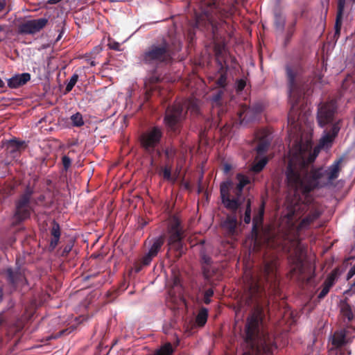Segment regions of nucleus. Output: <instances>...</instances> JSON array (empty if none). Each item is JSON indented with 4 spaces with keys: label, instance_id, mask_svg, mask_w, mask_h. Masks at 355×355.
Listing matches in <instances>:
<instances>
[{
    "label": "nucleus",
    "instance_id": "dca6fc26",
    "mask_svg": "<svg viewBox=\"0 0 355 355\" xmlns=\"http://www.w3.org/2000/svg\"><path fill=\"white\" fill-rule=\"evenodd\" d=\"M47 24L46 18L28 20L18 26L17 31L21 35H33L43 29Z\"/></svg>",
    "mask_w": 355,
    "mask_h": 355
},
{
    "label": "nucleus",
    "instance_id": "c9c22d12",
    "mask_svg": "<svg viewBox=\"0 0 355 355\" xmlns=\"http://www.w3.org/2000/svg\"><path fill=\"white\" fill-rule=\"evenodd\" d=\"M268 162V159L265 157L254 163L252 166V171L255 173H259L263 170L264 166Z\"/></svg>",
    "mask_w": 355,
    "mask_h": 355
},
{
    "label": "nucleus",
    "instance_id": "13d9d810",
    "mask_svg": "<svg viewBox=\"0 0 355 355\" xmlns=\"http://www.w3.org/2000/svg\"><path fill=\"white\" fill-rule=\"evenodd\" d=\"M6 322V318L3 312L0 313V329Z\"/></svg>",
    "mask_w": 355,
    "mask_h": 355
},
{
    "label": "nucleus",
    "instance_id": "473e14b6",
    "mask_svg": "<svg viewBox=\"0 0 355 355\" xmlns=\"http://www.w3.org/2000/svg\"><path fill=\"white\" fill-rule=\"evenodd\" d=\"M174 349L171 343H166L158 349L155 355H173Z\"/></svg>",
    "mask_w": 355,
    "mask_h": 355
},
{
    "label": "nucleus",
    "instance_id": "0eeeda50",
    "mask_svg": "<svg viewBox=\"0 0 355 355\" xmlns=\"http://www.w3.org/2000/svg\"><path fill=\"white\" fill-rule=\"evenodd\" d=\"M236 179L239 183L234 187V183L231 180L223 182L220 185V194L221 202L223 206L230 211H238L245 198L243 195V190L245 186L250 183L248 177L238 173Z\"/></svg>",
    "mask_w": 355,
    "mask_h": 355
},
{
    "label": "nucleus",
    "instance_id": "9b49d317",
    "mask_svg": "<svg viewBox=\"0 0 355 355\" xmlns=\"http://www.w3.org/2000/svg\"><path fill=\"white\" fill-rule=\"evenodd\" d=\"M6 281L5 288L10 295L21 292L23 288L28 285V280L24 270L19 267H8L3 272Z\"/></svg>",
    "mask_w": 355,
    "mask_h": 355
},
{
    "label": "nucleus",
    "instance_id": "f03ea898",
    "mask_svg": "<svg viewBox=\"0 0 355 355\" xmlns=\"http://www.w3.org/2000/svg\"><path fill=\"white\" fill-rule=\"evenodd\" d=\"M230 15V10L225 9L219 0H209L205 7L194 10L189 21L187 38L189 44L196 37V29L210 33L215 37L220 24L218 21L224 20Z\"/></svg>",
    "mask_w": 355,
    "mask_h": 355
},
{
    "label": "nucleus",
    "instance_id": "20e7f679",
    "mask_svg": "<svg viewBox=\"0 0 355 355\" xmlns=\"http://www.w3.org/2000/svg\"><path fill=\"white\" fill-rule=\"evenodd\" d=\"M285 71L291 104L288 123L295 127L300 119V109L304 103L305 95L309 92V85L305 83L302 77V67L299 62L286 64Z\"/></svg>",
    "mask_w": 355,
    "mask_h": 355
},
{
    "label": "nucleus",
    "instance_id": "4c0bfd02",
    "mask_svg": "<svg viewBox=\"0 0 355 355\" xmlns=\"http://www.w3.org/2000/svg\"><path fill=\"white\" fill-rule=\"evenodd\" d=\"M288 259L296 267L301 266L302 263L300 252L297 249L295 250V255H290Z\"/></svg>",
    "mask_w": 355,
    "mask_h": 355
},
{
    "label": "nucleus",
    "instance_id": "2f4dec72",
    "mask_svg": "<svg viewBox=\"0 0 355 355\" xmlns=\"http://www.w3.org/2000/svg\"><path fill=\"white\" fill-rule=\"evenodd\" d=\"M340 275V270L338 268H334L327 277L324 283L327 284L329 286L332 287L336 282V279L338 278Z\"/></svg>",
    "mask_w": 355,
    "mask_h": 355
},
{
    "label": "nucleus",
    "instance_id": "2eb2a0df",
    "mask_svg": "<svg viewBox=\"0 0 355 355\" xmlns=\"http://www.w3.org/2000/svg\"><path fill=\"white\" fill-rule=\"evenodd\" d=\"M277 259H272L266 261L263 270V277L264 278L267 284L274 291H276L279 287V279L277 276Z\"/></svg>",
    "mask_w": 355,
    "mask_h": 355
},
{
    "label": "nucleus",
    "instance_id": "603ef678",
    "mask_svg": "<svg viewBox=\"0 0 355 355\" xmlns=\"http://www.w3.org/2000/svg\"><path fill=\"white\" fill-rule=\"evenodd\" d=\"M164 153H165V155L166 156L167 158H172L175 156L176 150L173 147H171V148H167L165 150Z\"/></svg>",
    "mask_w": 355,
    "mask_h": 355
},
{
    "label": "nucleus",
    "instance_id": "ea45409f",
    "mask_svg": "<svg viewBox=\"0 0 355 355\" xmlns=\"http://www.w3.org/2000/svg\"><path fill=\"white\" fill-rule=\"evenodd\" d=\"M251 201L250 199H248L246 202L245 210L243 216V221L246 224H249L251 221Z\"/></svg>",
    "mask_w": 355,
    "mask_h": 355
},
{
    "label": "nucleus",
    "instance_id": "ddd939ff",
    "mask_svg": "<svg viewBox=\"0 0 355 355\" xmlns=\"http://www.w3.org/2000/svg\"><path fill=\"white\" fill-rule=\"evenodd\" d=\"M168 233V245L170 246V249L175 251V257L180 259L184 253L182 243L184 231L178 218L174 217L170 222Z\"/></svg>",
    "mask_w": 355,
    "mask_h": 355
},
{
    "label": "nucleus",
    "instance_id": "37998d69",
    "mask_svg": "<svg viewBox=\"0 0 355 355\" xmlns=\"http://www.w3.org/2000/svg\"><path fill=\"white\" fill-rule=\"evenodd\" d=\"M214 293L213 288H209L204 292L202 300L205 304H209L211 303Z\"/></svg>",
    "mask_w": 355,
    "mask_h": 355
},
{
    "label": "nucleus",
    "instance_id": "423d86ee",
    "mask_svg": "<svg viewBox=\"0 0 355 355\" xmlns=\"http://www.w3.org/2000/svg\"><path fill=\"white\" fill-rule=\"evenodd\" d=\"M175 52L169 43L164 40L160 44H153L148 46L139 56V62L157 70L158 68L171 64Z\"/></svg>",
    "mask_w": 355,
    "mask_h": 355
},
{
    "label": "nucleus",
    "instance_id": "e433bc0d",
    "mask_svg": "<svg viewBox=\"0 0 355 355\" xmlns=\"http://www.w3.org/2000/svg\"><path fill=\"white\" fill-rule=\"evenodd\" d=\"M286 19L280 13H276L275 15V26L277 28L283 30L284 28Z\"/></svg>",
    "mask_w": 355,
    "mask_h": 355
},
{
    "label": "nucleus",
    "instance_id": "6ab92c4d",
    "mask_svg": "<svg viewBox=\"0 0 355 355\" xmlns=\"http://www.w3.org/2000/svg\"><path fill=\"white\" fill-rule=\"evenodd\" d=\"M349 333L347 329L338 330L334 333L331 344L335 349H343V346L352 341V337L349 336Z\"/></svg>",
    "mask_w": 355,
    "mask_h": 355
},
{
    "label": "nucleus",
    "instance_id": "aec40b11",
    "mask_svg": "<svg viewBox=\"0 0 355 355\" xmlns=\"http://www.w3.org/2000/svg\"><path fill=\"white\" fill-rule=\"evenodd\" d=\"M236 211H232L231 214L227 216L225 220L222 223V228L225 230V233L228 236H232L237 233L238 219L236 215Z\"/></svg>",
    "mask_w": 355,
    "mask_h": 355
},
{
    "label": "nucleus",
    "instance_id": "774afa93",
    "mask_svg": "<svg viewBox=\"0 0 355 355\" xmlns=\"http://www.w3.org/2000/svg\"><path fill=\"white\" fill-rule=\"evenodd\" d=\"M67 329H65V330H63V331H60V334H64L65 332H67Z\"/></svg>",
    "mask_w": 355,
    "mask_h": 355
},
{
    "label": "nucleus",
    "instance_id": "338daca9",
    "mask_svg": "<svg viewBox=\"0 0 355 355\" xmlns=\"http://www.w3.org/2000/svg\"><path fill=\"white\" fill-rule=\"evenodd\" d=\"M61 37H62V33H60L59 34V35H58V38H57V40H57V41L60 40L61 39Z\"/></svg>",
    "mask_w": 355,
    "mask_h": 355
},
{
    "label": "nucleus",
    "instance_id": "6e6d98bb",
    "mask_svg": "<svg viewBox=\"0 0 355 355\" xmlns=\"http://www.w3.org/2000/svg\"><path fill=\"white\" fill-rule=\"evenodd\" d=\"M159 81H160V78L159 76H157L152 75L149 78V82L151 84H155V83H159Z\"/></svg>",
    "mask_w": 355,
    "mask_h": 355
},
{
    "label": "nucleus",
    "instance_id": "a878e982",
    "mask_svg": "<svg viewBox=\"0 0 355 355\" xmlns=\"http://www.w3.org/2000/svg\"><path fill=\"white\" fill-rule=\"evenodd\" d=\"M50 232L52 238L49 243V250H53L57 247L61 235L60 225L55 220H53L52 222Z\"/></svg>",
    "mask_w": 355,
    "mask_h": 355
},
{
    "label": "nucleus",
    "instance_id": "c03bdc74",
    "mask_svg": "<svg viewBox=\"0 0 355 355\" xmlns=\"http://www.w3.org/2000/svg\"><path fill=\"white\" fill-rule=\"evenodd\" d=\"M200 260L202 264L209 266L212 261L211 257L207 255L205 250H201L200 252Z\"/></svg>",
    "mask_w": 355,
    "mask_h": 355
},
{
    "label": "nucleus",
    "instance_id": "cd10ccee",
    "mask_svg": "<svg viewBox=\"0 0 355 355\" xmlns=\"http://www.w3.org/2000/svg\"><path fill=\"white\" fill-rule=\"evenodd\" d=\"M237 114L241 124H243L244 123H248L252 119V110L249 106L242 105H241Z\"/></svg>",
    "mask_w": 355,
    "mask_h": 355
},
{
    "label": "nucleus",
    "instance_id": "b1692460",
    "mask_svg": "<svg viewBox=\"0 0 355 355\" xmlns=\"http://www.w3.org/2000/svg\"><path fill=\"white\" fill-rule=\"evenodd\" d=\"M31 79V75L28 73L15 75L8 80V86L10 88H17L25 85Z\"/></svg>",
    "mask_w": 355,
    "mask_h": 355
},
{
    "label": "nucleus",
    "instance_id": "7c9ffc66",
    "mask_svg": "<svg viewBox=\"0 0 355 355\" xmlns=\"http://www.w3.org/2000/svg\"><path fill=\"white\" fill-rule=\"evenodd\" d=\"M270 146V141L268 140L266 137L262 138L260 139L257 148L256 150L257 153V155L259 156L263 155L265 154L268 149V147Z\"/></svg>",
    "mask_w": 355,
    "mask_h": 355
},
{
    "label": "nucleus",
    "instance_id": "8fccbe9b",
    "mask_svg": "<svg viewBox=\"0 0 355 355\" xmlns=\"http://www.w3.org/2000/svg\"><path fill=\"white\" fill-rule=\"evenodd\" d=\"M333 355H350L351 352L345 349H335L331 351Z\"/></svg>",
    "mask_w": 355,
    "mask_h": 355
},
{
    "label": "nucleus",
    "instance_id": "4d7b16f0",
    "mask_svg": "<svg viewBox=\"0 0 355 355\" xmlns=\"http://www.w3.org/2000/svg\"><path fill=\"white\" fill-rule=\"evenodd\" d=\"M354 275H355V264L349 270V272H348V273L347 275V279L349 280Z\"/></svg>",
    "mask_w": 355,
    "mask_h": 355
},
{
    "label": "nucleus",
    "instance_id": "4468645a",
    "mask_svg": "<svg viewBox=\"0 0 355 355\" xmlns=\"http://www.w3.org/2000/svg\"><path fill=\"white\" fill-rule=\"evenodd\" d=\"M337 112L336 103L334 101L321 103L318 108L317 121L320 127H324L328 124H334L335 121V114ZM340 122V120H338Z\"/></svg>",
    "mask_w": 355,
    "mask_h": 355
},
{
    "label": "nucleus",
    "instance_id": "0e129e2a",
    "mask_svg": "<svg viewBox=\"0 0 355 355\" xmlns=\"http://www.w3.org/2000/svg\"><path fill=\"white\" fill-rule=\"evenodd\" d=\"M89 63H90V65L92 67H94L96 64V62L94 60H91Z\"/></svg>",
    "mask_w": 355,
    "mask_h": 355
},
{
    "label": "nucleus",
    "instance_id": "a19ab883",
    "mask_svg": "<svg viewBox=\"0 0 355 355\" xmlns=\"http://www.w3.org/2000/svg\"><path fill=\"white\" fill-rule=\"evenodd\" d=\"M71 121L73 125L76 127H80L84 124L82 114L79 112L73 114L71 116Z\"/></svg>",
    "mask_w": 355,
    "mask_h": 355
},
{
    "label": "nucleus",
    "instance_id": "412c9836",
    "mask_svg": "<svg viewBox=\"0 0 355 355\" xmlns=\"http://www.w3.org/2000/svg\"><path fill=\"white\" fill-rule=\"evenodd\" d=\"M27 147V144L24 141H19L17 139H12L8 141L6 149L12 157H17Z\"/></svg>",
    "mask_w": 355,
    "mask_h": 355
},
{
    "label": "nucleus",
    "instance_id": "f704fd0d",
    "mask_svg": "<svg viewBox=\"0 0 355 355\" xmlns=\"http://www.w3.org/2000/svg\"><path fill=\"white\" fill-rule=\"evenodd\" d=\"M341 313L343 318L347 319L348 322H351L354 319V314L349 304H345L342 307Z\"/></svg>",
    "mask_w": 355,
    "mask_h": 355
},
{
    "label": "nucleus",
    "instance_id": "7ed1b4c3",
    "mask_svg": "<svg viewBox=\"0 0 355 355\" xmlns=\"http://www.w3.org/2000/svg\"><path fill=\"white\" fill-rule=\"evenodd\" d=\"M263 318V308L256 305L245 324L242 355H272V346L266 341L262 331Z\"/></svg>",
    "mask_w": 355,
    "mask_h": 355
},
{
    "label": "nucleus",
    "instance_id": "3c124183",
    "mask_svg": "<svg viewBox=\"0 0 355 355\" xmlns=\"http://www.w3.org/2000/svg\"><path fill=\"white\" fill-rule=\"evenodd\" d=\"M246 85L245 80L243 79H239L236 83V89L237 92H240L243 90Z\"/></svg>",
    "mask_w": 355,
    "mask_h": 355
},
{
    "label": "nucleus",
    "instance_id": "39448f33",
    "mask_svg": "<svg viewBox=\"0 0 355 355\" xmlns=\"http://www.w3.org/2000/svg\"><path fill=\"white\" fill-rule=\"evenodd\" d=\"M34 192V187L28 184L15 201V207L10 218L12 227L19 226L31 218V214L34 211L32 204L44 205L45 196L41 194L37 198H33Z\"/></svg>",
    "mask_w": 355,
    "mask_h": 355
},
{
    "label": "nucleus",
    "instance_id": "bf43d9fd",
    "mask_svg": "<svg viewBox=\"0 0 355 355\" xmlns=\"http://www.w3.org/2000/svg\"><path fill=\"white\" fill-rule=\"evenodd\" d=\"M6 6V0H0V13L2 12Z\"/></svg>",
    "mask_w": 355,
    "mask_h": 355
},
{
    "label": "nucleus",
    "instance_id": "4be33fe9",
    "mask_svg": "<svg viewBox=\"0 0 355 355\" xmlns=\"http://www.w3.org/2000/svg\"><path fill=\"white\" fill-rule=\"evenodd\" d=\"M346 0H338L337 13L335 22V33L334 38L337 41L340 35L343 24V17Z\"/></svg>",
    "mask_w": 355,
    "mask_h": 355
},
{
    "label": "nucleus",
    "instance_id": "680f3d73",
    "mask_svg": "<svg viewBox=\"0 0 355 355\" xmlns=\"http://www.w3.org/2000/svg\"><path fill=\"white\" fill-rule=\"evenodd\" d=\"M3 290L2 287H0V304L3 301Z\"/></svg>",
    "mask_w": 355,
    "mask_h": 355
},
{
    "label": "nucleus",
    "instance_id": "1a4fd4ad",
    "mask_svg": "<svg viewBox=\"0 0 355 355\" xmlns=\"http://www.w3.org/2000/svg\"><path fill=\"white\" fill-rule=\"evenodd\" d=\"M265 213V202L261 205L252 219V237L256 243H263L271 248L280 245V243L276 239V236L269 230L263 229V216Z\"/></svg>",
    "mask_w": 355,
    "mask_h": 355
},
{
    "label": "nucleus",
    "instance_id": "09e8293b",
    "mask_svg": "<svg viewBox=\"0 0 355 355\" xmlns=\"http://www.w3.org/2000/svg\"><path fill=\"white\" fill-rule=\"evenodd\" d=\"M108 46L110 49L115 51H120L121 44L118 42L114 41V40L109 39L108 40Z\"/></svg>",
    "mask_w": 355,
    "mask_h": 355
},
{
    "label": "nucleus",
    "instance_id": "f257e3e1",
    "mask_svg": "<svg viewBox=\"0 0 355 355\" xmlns=\"http://www.w3.org/2000/svg\"><path fill=\"white\" fill-rule=\"evenodd\" d=\"M312 150V142L302 138L297 139L289 153V159L286 171V180L288 187L295 190V194L292 198H287V213L286 217L288 222L293 223L294 220L300 219L309 209V205L302 200L296 194L297 188L302 186L304 179L309 175V165L313 163L319 153V149Z\"/></svg>",
    "mask_w": 355,
    "mask_h": 355
},
{
    "label": "nucleus",
    "instance_id": "f3484780",
    "mask_svg": "<svg viewBox=\"0 0 355 355\" xmlns=\"http://www.w3.org/2000/svg\"><path fill=\"white\" fill-rule=\"evenodd\" d=\"M164 243V238L162 236L153 239V242L148 252L141 259L140 266L136 269L137 272H139L142 266H146L150 263L153 259L155 257L161 250Z\"/></svg>",
    "mask_w": 355,
    "mask_h": 355
},
{
    "label": "nucleus",
    "instance_id": "c756f323",
    "mask_svg": "<svg viewBox=\"0 0 355 355\" xmlns=\"http://www.w3.org/2000/svg\"><path fill=\"white\" fill-rule=\"evenodd\" d=\"M207 318H208L207 309L205 308V307H202L200 309V311L196 316V323L198 324V325L199 327H203L205 324V323L207 322Z\"/></svg>",
    "mask_w": 355,
    "mask_h": 355
},
{
    "label": "nucleus",
    "instance_id": "49530a36",
    "mask_svg": "<svg viewBox=\"0 0 355 355\" xmlns=\"http://www.w3.org/2000/svg\"><path fill=\"white\" fill-rule=\"evenodd\" d=\"M62 162L64 170L65 171H67L71 166V159H70L69 157H68L67 155H64L62 157Z\"/></svg>",
    "mask_w": 355,
    "mask_h": 355
},
{
    "label": "nucleus",
    "instance_id": "5701e85b",
    "mask_svg": "<svg viewBox=\"0 0 355 355\" xmlns=\"http://www.w3.org/2000/svg\"><path fill=\"white\" fill-rule=\"evenodd\" d=\"M340 129L339 121L334 123L329 130L325 131V135L320 139V145L321 146L330 145L337 136Z\"/></svg>",
    "mask_w": 355,
    "mask_h": 355
},
{
    "label": "nucleus",
    "instance_id": "e2e57ef3",
    "mask_svg": "<svg viewBox=\"0 0 355 355\" xmlns=\"http://www.w3.org/2000/svg\"><path fill=\"white\" fill-rule=\"evenodd\" d=\"M4 86H5L4 82L0 78V88H3V87H4Z\"/></svg>",
    "mask_w": 355,
    "mask_h": 355
},
{
    "label": "nucleus",
    "instance_id": "f8f14e48",
    "mask_svg": "<svg viewBox=\"0 0 355 355\" xmlns=\"http://www.w3.org/2000/svg\"><path fill=\"white\" fill-rule=\"evenodd\" d=\"M163 137L162 128L153 126L140 136V144L142 149L146 153L153 156L155 153L160 155L161 153L157 147Z\"/></svg>",
    "mask_w": 355,
    "mask_h": 355
},
{
    "label": "nucleus",
    "instance_id": "a18cd8bd",
    "mask_svg": "<svg viewBox=\"0 0 355 355\" xmlns=\"http://www.w3.org/2000/svg\"><path fill=\"white\" fill-rule=\"evenodd\" d=\"M331 288V286H329L327 284L323 283L322 285V290L318 294V298L319 300L323 299L328 294Z\"/></svg>",
    "mask_w": 355,
    "mask_h": 355
},
{
    "label": "nucleus",
    "instance_id": "c85d7f7f",
    "mask_svg": "<svg viewBox=\"0 0 355 355\" xmlns=\"http://www.w3.org/2000/svg\"><path fill=\"white\" fill-rule=\"evenodd\" d=\"M227 70L228 67H225V69L220 71L218 70V73H220V77L216 80V85L218 87L224 89L227 85Z\"/></svg>",
    "mask_w": 355,
    "mask_h": 355
},
{
    "label": "nucleus",
    "instance_id": "9d476101",
    "mask_svg": "<svg viewBox=\"0 0 355 355\" xmlns=\"http://www.w3.org/2000/svg\"><path fill=\"white\" fill-rule=\"evenodd\" d=\"M183 105L175 103L167 107L165 111L164 122L166 130L171 134L177 135L180 132L182 122L187 116Z\"/></svg>",
    "mask_w": 355,
    "mask_h": 355
},
{
    "label": "nucleus",
    "instance_id": "393cba45",
    "mask_svg": "<svg viewBox=\"0 0 355 355\" xmlns=\"http://www.w3.org/2000/svg\"><path fill=\"white\" fill-rule=\"evenodd\" d=\"M321 215V212L318 209L311 210L308 215L304 217L297 225V230L300 231L309 227Z\"/></svg>",
    "mask_w": 355,
    "mask_h": 355
},
{
    "label": "nucleus",
    "instance_id": "864d4df0",
    "mask_svg": "<svg viewBox=\"0 0 355 355\" xmlns=\"http://www.w3.org/2000/svg\"><path fill=\"white\" fill-rule=\"evenodd\" d=\"M118 296V291L115 290L113 291H108L107 293V297L108 298V302H112Z\"/></svg>",
    "mask_w": 355,
    "mask_h": 355
},
{
    "label": "nucleus",
    "instance_id": "72a5a7b5",
    "mask_svg": "<svg viewBox=\"0 0 355 355\" xmlns=\"http://www.w3.org/2000/svg\"><path fill=\"white\" fill-rule=\"evenodd\" d=\"M297 24V20L295 19L291 24L288 26L285 40H284V45L286 46L291 41L295 31V26Z\"/></svg>",
    "mask_w": 355,
    "mask_h": 355
},
{
    "label": "nucleus",
    "instance_id": "de8ad7c7",
    "mask_svg": "<svg viewBox=\"0 0 355 355\" xmlns=\"http://www.w3.org/2000/svg\"><path fill=\"white\" fill-rule=\"evenodd\" d=\"M223 93V91L220 89L218 91L216 94H214L211 97V101H213V103L218 104L222 99Z\"/></svg>",
    "mask_w": 355,
    "mask_h": 355
},
{
    "label": "nucleus",
    "instance_id": "a211bd4d",
    "mask_svg": "<svg viewBox=\"0 0 355 355\" xmlns=\"http://www.w3.org/2000/svg\"><path fill=\"white\" fill-rule=\"evenodd\" d=\"M214 52L215 55L216 62L219 67V71H222L225 67H228L226 63L227 51L224 42H214Z\"/></svg>",
    "mask_w": 355,
    "mask_h": 355
},
{
    "label": "nucleus",
    "instance_id": "6e6552de",
    "mask_svg": "<svg viewBox=\"0 0 355 355\" xmlns=\"http://www.w3.org/2000/svg\"><path fill=\"white\" fill-rule=\"evenodd\" d=\"M342 159L336 160L327 169L322 168L313 169L303 181L300 187L297 188L303 193L306 194L318 187H323L338 178L340 171Z\"/></svg>",
    "mask_w": 355,
    "mask_h": 355
},
{
    "label": "nucleus",
    "instance_id": "79ce46f5",
    "mask_svg": "<svg viewBox=\"0 0 355 355\" xmlns=\"http://www.w3.org/2000/svg\"><path fill=\"white\" fill-rule=\"evenodd\" d=\"M78 80V75L76 73L73 74L65 87V92H64L65 94L69 93V92H71L72 90L73 87L76 84Z\"/></svg>",
    "mask_w": 355,
    "mask_h": 355
},
{
    "label": "nucleus",
    "instance_id": "052dcab7",
    "mask_svg": "<svg viewBox=\"0 0 355 355\" xmlns=\"http://www.w3.org/2000/svg\"><path fill=\"white\" fill-rule=\"evenodd\" d=\"M231 170V166L228 164H225L224 166V171L225 173H228Z\"/></svg>",
    "mask_w": 355,
    "mask_h": 355
},
{
    "label": "nucleus",
    "instance_id": "69168bd1",
    "mask_svg": "<svg viewBox=\"0 0 355 355\" xmlns=\"http://www.w3.org/2000/svg\"><path fill=\"white\" fill-rule=\"evenodd\" d=\"M350 289L351 290L355 289V280H354V282L351 285Z\"/></svg>",
    "mask_w": 355,
    "mask_h": 355
},
{
    "label": "nucleus",
    "instance_id": "bb28decb",
    "mask_svg": "<svg viewBox=\"0 0 355 355\" xmlns=\"http://www.w3.org/2000/svg\"><path fill=\"white\" fill-rule=\"evenodd\" d=\"M248 287L252 300L261 296L263 288L259 280H257L254 277H252Z\"/></svg>",
    "mask_w": 355,
    "mask_h": 355
},
{
    "label": "nucleus",
    "instance_id": "58836bf2",
    "mask_svg": "<svg viewBox=\"0 0 355 355\" xmlns=\"http://www.w3.org/2000/svg\"><path fill=\"white\" fill-rule=\"evenodd\" d=\"M159 174L162 176L164 180H165L173 181V182L175 180V178L173 179L172 178L171 167H168L166 166L162 168V170H161V172L159 173Z\"/></svg>",
    "mask_w": 355,
    "mask_h": 355
},
{
    "label": "nucleus",
    "instance_id": "5fc2aeb1",
    "mask_svg": "<svg viewBox=\"0 0 355 355\" xmlns=\"http://www.w3.org/2000/svg\"><path fill=\"white\" fill-rule=\"evenodd\" d=\"M72 248H73L72 244H71V243L67 244L62 250V256H63V257L67 256V254L71 252Z\"/></svg>",
    "mask_w": 355,
    "mask_h": 355
}]
</instances>
